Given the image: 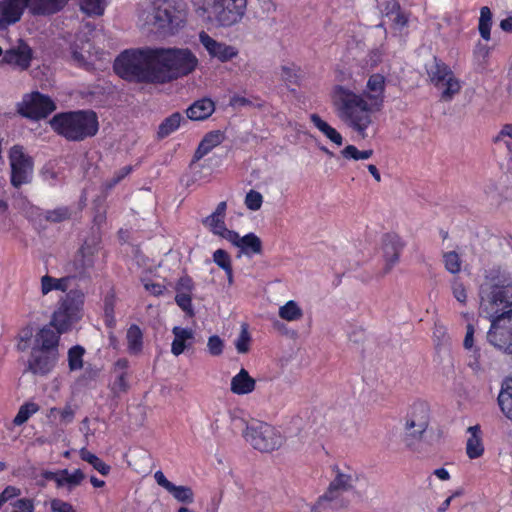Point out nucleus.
<instances>
[{"instance_id":"f257e3e1","label":"nucleus","mask_w":512,"mask_h":512,"mask_svg":"<svg viewBox=\"0 0 512 512\" xmlns=\"http://www.w3.org/2000/svg\"><path fill=\"white\" fill-rule=\"evenodd\" d=\"M385 87V77L375 73L368 78L362 94L342 85L332 89L331 100L338 118L362 139L368 136V130L373 125L372 114L383 106Z\"/></svg>"},{"instance_id":"f03ea898","label":"nucleus","mask_w":512,"mask_h":512,"mask_svg":"<svg viewBox=\"0 0 512 512\" xmlns=\"http://www.w3.org/2000/svg\"><path fill=\"white\" fill-rule=\"evenodd\" d=\"M480 313L491 321L488 341L512 355V283L482 287Z\"/></svg>"},{"instance_id":"7ed1b4c3","label":"nucleus","mask_w":512,"mask_h":512,"mask_svg":"<svg viewBox=\"0 0 512 512\" xmlns=\"http://www.w3.org/2000/svg\"><path fill=\"white\" fill-rule=\"evenodd\" d=\"M114 70L121 78L129 81L158 83L163 79L162 72L157 70L153 48L123 52L115 60Z\"/></svg>"},{"instance_id":"20e7f679","label":"nucleus","mask_w":512,"mask_h":512,"mask_svg":"<svg viewBox=\"0 0 512 512\" xmlns=\"http://www.w3.org/2000/svg\"><path fill=\"white\" fill-rule=\"evenodd\" d=\"M138 6L142 27L173 33L183 22L181 0H140Z\"/></svg>"},{"instance_id":"39448f33","label":"nucleus","mask_w":512,"mask_h":512,"mask_svg":"<svg viewBox=\"0 0 512 512\" xmlns=\"http://www.w3.org/2000/svg\"><path fill=\"white\" fill-rule=\"evenodd\" d=\"M50 125L69 141H82L98 131V120L93 111L61 113L52 118Z\"/></svg>"},{"instance_id":"423d86ee","label":"nucleus","mask_w":512,"mask_h":512,"mask_svg":"<svg viewBox=\"0 0 512 512\" xmlns=\"http://www.w3.org/2000/svg\"><path fill=\"white\" fill-rule=\"evenodd\" d=\"M205 20L217 28L238 24L247 9V0H197Z\"/></svg>"},{"instance_id":"0eeeda50","label":"nucleus","mask_w":512,"mask_h":512,"mask_svg":"<svg viewBox=\"0 0 512 512\" xmlns=\"http://www.w3.org/2000/svg\"><path fill=\"white\" fill-rule=\"evenodd\" d=\"M155 57L157 70H160L163 74L160 83L188 75L198 65L196 55L188 48H156Z\"/></svg>"},{"instance_id":"6e6552de","label":"nucleus","mask_w":512,"mask_h":512,"mask_svg":"<svg viewBox=\"0 0 512 512\" xmlns=\"http://www.w3.org/2000/svg\"><path fill=\"white\" fill-rule=\"evenodd\" d=\"M84 301L85 294L82 290H70L58 302V306L52 314L50 326L58 330L59 333L70 331L83 316Z\"/></svg>"},{"instance_id":"1a4fd4ad","label":"nucleus","mask_w":512,"mask_h":512,"mask_svg":"<svg viewBox=\"0 0 512 512\" xmlns=\"http://www.w3.org/2000/svg\"><path fill=\"white\" fill-rule=\"evenodd\" d=\"M430 422V409L426 402L415 401L404 418V442L408 447L422 440Z\"/></svg>"},{"instance_id":"9d476101","label":"nucleus","mask_w":512,"mask_h":512,"mask_svg":"<svg viewBox=\"0 0 512 512\" xmlns=\"http://www.w3.org/2000/svg\"><path fill=\"white\" fill-rule=\"evenodd\" d=\"M243 437L254 449L261 452H272L284 442V437L276 428L263 422L247 425Z\"/></svg>"},{"instance_id":"9b49d317","label":"nucleus","mask_w":512,"mask_h":512,"mask_svg":"<svg viewBox=\"0 0 512 512\" xmlns=\"http://www.w3.org/2000/svg\"><path fill=\"white\" fill-rule=\"evenodd\" d=\"M427 73L431 83L440 91L442 101H451L460 92V80L451 68L441 60L434 58L433 64L427 69Z\"/></svg>"},{"instance_id":"f8f14e48","label":"nucleus","mask_w":512,"mask_h":512,"mask_svg":"<svg viewBox=\"0 0 512 512\" xmlns=\"http://www.w3.org/2000/svg\"><path fill=\"white\" fill-rule=\"evenodd\" d=\"M56 109L53 100L39 92L26 95L19 105V113L27 118L40 119L47 117Z\"/></svg>"},{"instance_id":"ddd939ff","label":"nucleus","mask_w":512,"mask_h":512,"mask_svg":"<svg viewBox=\"0 0 512 512\" xmlns=\"http://www.w3.org/2000/svg\"><path fill=\"white\" fill-rule=\"evenodd\" d=\"M11 183L19 187L30 180L33 170L32 160L25 155L22 147L14 146L10 151Z\"/></svg>"},{"instance_id":"4468645a","label":"nucleus","mask_w":512,"mask_h":512,"mask_svg":"<svg viewBox=\"0 0 512 512\" xmlns=\"http://www.w3.org/2000/svg\"><path fill=\"white\" fill-rule=\"evenodd\" d=\"M199 42L211 58L217 59L222 63L231 61L239 55L237 47L223 41H218L203 30L199 33Z\"/></svg>"},{"instance_id":"2eb2a0df","label":"nucleus","mask_w":512,"mask_h":512,"mask_svg":"<svg viewBox=\"0 0 512 512\" xmlns=\"http://www.w3.org/2000/svg\"><path fill=\"white\" fill-rule=\"evenodd\" d=\"M32 59V48L24 40L18 39L15 44L5 50L1 62L14 69L25 71L30 67Z\"/></svg>"},{"instance_id":"dca6fc26","label":"nucleus","mask_w":512,"mask_h":512,"mask_svg":"<svg viewBox=\"0 0 512 512\" xmlns=\"http://www.w3.org/2000/svg\"><path fill=\"white\" fill-rule=\"evenodd\" d=\"M404 245L405 244L401 237L395 233H388L383 236L381 246L384 261L382 269L383 276L389 274L397 265Z\"/></svg>"},{"instance_id":"f3484780","label":"nucleus","mask_w":512,"mask_h":512,"mask_svg":"<svg viewBox=\"0 0 512 512\" xmlns=\"http://www.w3.org/2000/svg\"><path fill=\"white\" fill-rule=\"evenodd\" d=\"M58 360V351H43L32 348L28 359V370L36 375H46L55 366Z\"/></svg>"},{"instance_id":"a211bd4d","label":"nucleus","mask_w":512,"mask_h":512,"mask_svg":"<svg viewBox=\"0 0 512 512\" xmlns=\"http://www.w3.org/2000/svg\"><path fill=\"white\" fill-rule=\"evenodd\" d=\"M344 493V491L329 484L326 492L318 498L317 502L311 507L310 512L346 508L349 505V501L344 497Z\"/></svg>"},{"instance_id":"6ab92c4d","label":"nucleus","mask_w":512,"mask_h":512,"mask_svg":"<svg viewBox=\"0 0 512 512\" xmlns=\"http://www.w3.org/2000/svg\"><path fill=\"white\" fill-rule=\"evenodd\" d=\"M29 0H1L0 1V30L15 24L28 8Z\"/></svg>"},{"instance_id":"aec40b11","label":"nucleus","mask_w":512,"mask_h":512,"mask_svg":"<svg viewBox=\"0 0 512 512\" xmlns=\"http://www.w3.org/2000/svg\"><path fill=\"white\" fill-rule=\"evenodd\" d=\"M154 479L156 483L170 493L176 501L185 505H190L194 502V492L191 487L173 484L160 470L155 472Z\"/></svg>"},{"instance_id":"412c9836","label":"nucleus","mask_w":512,"mask_h":512,"mask_svg":"<svg viewBox=\"0 0 512 512\" xmlns=\"http://www.w3.org/2000/svg\"><path fill=\"white\" fill-rule=\"evenodd\" d=\"M95 249L90 245H83L67 264L66 270L74 276H83L94 265Z\"/></svg>"},{"instance_id":"4be33fe9","label":"nucleus","mask_w":512,"mask_h":512,"mask_svg":"<svg viewBox=\"0 0 512 512\" xmlns=\"http://www.w3.org/2000/svg\"><path fill=\"white\" fill-rule=\"evenodd\" d=\"M227 203L225 201L220 202L215 211L205 217L202 220L203 225L208 228L213 234L228 240V234H232L234 231L227 229L225 225Z\"/></svg>"},{"instance_id":"5701e85b","label":"nucleus","mask_w":512,"mask_h":512,"mask_svg":"<svg viewBox=\"0 0 512 512\" xmlns=\"http://www.w3.org/2000/svg\"><path fill=\"white\" fill-rule=\"evenodd\" d=\"M129 362L127 359H119L115 362L112 369L114 380L110 385L111 392L114 396H120L129 390L128 382Z\"/></svg>"},{"instance_id":"b1692460","label":"nucleus","mask_w":512,"mask_h":512,"mask_svg":"<svg viewBox=\"0 0 512 512\" xmlns=\"http://www.w3.org/2000/svg\"><path fill=\"white\" fill-rule=\"evenodd\" d=\"M256 389V380L249 372L241 368L230 380V391L237 396H245L253 393Z\"/></svg>"},{"instance_id":"393cba45","label":"nucleus","mask_w":512,"mask_h":512,"mask_svg":"<svg viewBox=\"0 0 512 512\" xmlns=\"http://www.w3.org/2000/svg\"><path fill=\"white\" fill-rule=\"evenodd\" d=\"M227 241L240 248L245 254H260L262 252V242L254 233H249L241 237L234 231L232 234H228Z\"/></svg>"},{"instance_id":"a878e982","label":"nucleus","mask_w":512,"mask_h":512,"mask_svg":"<svg viewBox=\"0 0 512 512\" xmlns=\"http://www.w3.org/2000/svg\"><path fill=\"white\" fill-rule=\"evenodd\" d=\"M69 0H29L28 10L34 16H50L64 8Z\"/></svg>"},{"instance_id":"bb28decb","label":"nucleus","mask_w":512,"mask_h":512,"mask_svg":"<svg viewBox=\"0 0 512 512\" xmlns=\"http://www.w3.org/2000/svg\"><path fill=\"white\" fill-rule=\"evenodd\" d=\"M58 330L54 331L52 326L43 327L35 337V349L43 351H58V344L60 339Z\"/></svg>"},{"instance_id":"cd10ccee","label":"nucleus","mask_w":512,"mask_h":512,"mask_svg":"<svg viewBox=\"0 0 512 512\" xmlns=\"http://www.w3.org/2000/svg\"><path fill=\"white\" fill-rule=\"evenodd\" d=\"M467 432L470 436L466 441V454L469 459H478L485 451L481 428L479 425L470 426Z\"/></svg>"},{"instance_id":"c85d7f7f","label":"nucleus","mask_w":512,"mask_h":512,"mask_svg":"<svg viewBox=\"0 0 512 512\" xmlns=\"http://www.w3.org/2000/svg\"><path fill=\"white\" fill-rule=\"evenodd\" d=\"M174 340L171 344V353L174 356L181 355L186 348L192 346V340L194 338V332L188 328H182L175 326L172 329Z\"/></svg>"},{"instance_id":"c756f323","label":"nucleus","mask_w":512,"mask_h":512,"mask_svg":"<svg viewBox=\"0 0 512 512\" xmlns=\"http://www.w3.org/2000/svg\"><path fill=\"white\" fill-rule=\"evenodd\" d=\"M215 111V103L209 98H202L191 104L187 110V117L191 120L200 121L210 117Z\"/></svg>"},{"instance_id":"7c9ffc66","label":"nucleus","mask_w":512,"mask_h":512,"mask_svg":"<svg viewBox=\"0 0 512 512\" xmlns=\"http://www.w3.org/2000/svg\"><path fill=\"white\" fill-rule=\"evenodd\" d=\"M225 139L223 132L216 130L205 135L195 152L194 159L200 160L207 155L213 148L220 145Z\"/></svg>"},{"instance_id":"2f4dec72","label":"nucleus","mask_w":512,"mask_h":512,"mask_svg":"<svg viewBox=\"0 0 512 512\" xmlns=\"http://www.w3.org/2000/svg\"><path fill=\"white\" fill-rule=\"evenodd\" d=\"M310 120L314 124V126L322 132L331 142L336 144L337 146H341L343 144V137L341 134L332 126H330L326 121H324L318 114H311Z\"/></svg>"},{"instance_id":"473e14b6","label":"nucleus","mask_w":512,"mask_h":512,"mask_svg":"<svg viewBox=\"0 0 512 512\" xmlns=\"http://www.w3.org/2000/svg\"><path fill=\"white\" fill-rule=\"evenodd\" d=\"M334 479L330 482L331 485L336 488L347 492L354 487V483L357 480L356 474L349 468L345 470L336 469Z\"/></svg>"},{"instance_id":"72a5a7b5","label":"nucleus","mask_w":512,"mask_h":512,"mask_svg":"<svg viewBox=\"0 0 512 512\" xmlns=\"http://www.w3.org/2000/svg\"><path fill=\"white\" fill-rule=\"evenodd\" d=\"M498 403L504 415L512 420V379L503 382Z\"/></svg>"},{"instance_id":"f704fd0d","label":"nucleus","mask_w":512,"mask_h":512,"mask_svg":"<svg viewBox=\"0 0 512 512\" xmlns=\"http://www.w3.org/2000/svg\"><path fill=\"white\" fill-rule=\"evenodd\" d=\"M278 315L285 321L294 322L300 321L304 316V312L296 301L289 300L284 305L279 307Z\"/></svg>"},{"instance_id":"c9c22d12","label":"nucleus","mask_w":512,"mask_h":512,"mask_svg":"<svg viewBox=\"0 0 512 512\" xmlns=\"http://www.w3.org/2000/svg\"><path fill=\"white\" fill-rule=\"evenodd\" d=\"M127 349L130 354L138 355L143 348V333L137 325H131L126 334Z\"/></svg>"},{"instance_id":"e433bc0d","label":"nucleus","mask_w":512,"mask_h":512,"mask_svg":"<svg viewBox=\"0 0 512 512\" xmlns=\"http://www.w3.org/2000/svg\"><path fill=\"white\" fill-rule=\"evenodd\" d=\"M85 479V474L80 469H76L70 473L67 469L61 470V476L58 481V488L66 487L68 491H71L75 487L79 486Z\"/></svg>"},{"instance_id":"4c0bfd02","label":"nucleus","mask_w":512,"mask_h":512,"mask_svg":"<svg viewBox=\"0 0 512 512\" xmlns=\"http://www.w3.org/2000/svg\"><path fill=\"white\" fill-rule=\"evenodd\" d=\"M80 458L93 466L100 474L106 476L110 472V466L103 462L95 454L88 451L86 448H82L79 451Z\"/></svg>"},{"instance_id":"58836bf2","label":"nucleus","mask_w":512,"mask_h":512,"mask_svg":"<svg viewBox=\"0 0 512 512\" xmlns=\"http://www.w3.org/2000/svg\"><path fill=\"white\" fill-rule=\"evenodd\" d=\"M183 119L182 115L178 112L173 113L169 117H167L160 125L158 129L159 138H165L174 132L181 123Z\"/></svg>"},{"instance_id":"ea45409f","label":"nucleus","mask_w":512,"mask_h":512,"mask_svg":"<svg viewBox=\"0 0 512 512\" xmlns=\"http://www.w3.org/2000/svg\"><path fill=\"white\" fill-rule=\"evenodd\" d=\"M107 0H79L80 9L89 16H100L104 13Z\"/></svg>"},{"instance_id":"a19ab883","label":"nucleus","mask_w":512,"mask_h":512,"mask_svg":"<svg viewBox=\"0 0 512 512\" xmlns=\"http://www.w3.org/2000/svg\"><path fill=\"white\" fill-rule=\"evenodd\" d=\"M39 410V406L34 402H27L23 404L15 416L13 423L16 426L24 424L33 414Z\"/></svg>"},{"instance_id":"79ce46f5","label":"nucleus","mask_w":512,"mask_h":512,"mask_svg":"<svg viewBox=\"0 0 512 512\" xmlns=\"http://www.w3.org/2000/svg\"><path fill=\"white\" fill-rule=\"evenodd\" d=\"M492 14L488 7H482L479 19V32L486 41L490 39Z\"/></svg>"},{"instance_id":"37998d69","label":"nucleus","mask_w":512,"mask_h":512,"mask_svg":"<svg viewBox=\"0 0 512 512\" xmlns=\"http://www.w3.org/2000/svg\"><path fill=\"white\" fill-rule=\"evenodd\" d=\"M84 348L77 345L68 352V363L71 371L80 370L83 367Z\"/></svg>"},{"instance_id":"c03bdc74","label":"nucleus","mask_w":512,"mask_h":512,"mask_svg":"<svg viewBox=\"0 0 512 512\" xmlns=\"http://www.w3.org/2000/svg\"><path fill=\"white\" fill-rule=\"evenodd\" d=\"M341 155L345 159H353V160H366L369 159L373 155V150H363L360 151L356 146L354 145H348L346 146L342 151Z\"/></svg>"},{"instance_id":"a18cd8bd","label":"nucleus","mask_w":512,"mask_h":512,"mask_svg":"<svg viewBox=\"0 0 512 512\" xmlns=\"http://www.w3.org/2000/svg\"><path fill=\"white\" fill-rule=\"evenodd\" d=\"M251 336L247 325H242L239 336L235 341V347L238 353L246 354L250 350Z\"/></svg>"},{"instance_id":"49530a36","label":"nucleus","mask_w":512,"mask_h":512,"mask_svg":"<svg viewBox=\"0 0 512 512\" xmlns=\"http://www.w3.org/2000/svg\"><path fill=\"white\" fill-rule=\"evenodd\" d=\"M444 265L447 271L452 274L459 273L461 270V260L459 255L454 252H447L443 255Z\"/></svg>"},{"instance_id":"de8ad7c7","label":"nucleus","mask_w":512,"mask_h":512,"mask_svg":"<svg viewBox=\"0 0 512 512\" xmlns=\"http://www.w3.org/2000/svg\"><path fill=\"white\" fill-rule=\"evenodd\" d=\"M224 341L218 335H212L207 341V351L211 356L217 357L224 351Z\"/></svg>"},{"instance_id":"09e8293b","label":"nucleus","mask_w":512,"mask_h":512,"mask_svg":"<svg viewBox=\"0 0 512 512\" xmlns=\"http://www.w3.org/2000/svg\"><path fill=\"white\" fill-rule=\"evenodd\" d=\"M175 301L177 305L187 313L188 316L193 317L195 315L194 309L192 307L191 294L177 293L175 296Z\"/></svg>"},{"instance_id":"8fccbe9b","label":"nucleus","mask_w":512,"mask_h":512,"mask_svg":"<svg viewBox=\"0 0 512 512\" xmlns=\"http://www.w3.org/2000/svg\"><path fill=\"white\" fill-rule=\"evenodd\" d=\"M213 261L224 271L232 269V261L229 254L223 249H217L213 253Z\"/></svg>"},{"instance_id":"3c124183","label":"nucleus","mask_w":512,"mask_h":512,"mask_svg":"<svg viewBox=\"0 0 512 512\" xmlns=\"http://www.w3.org/2000/svg\"><path fill=\"white\" fill-rule=\"evenodd\" d=\"M48 416L54 419L59 417L62 422L69 423L73 420L74 411L71 406H66L63 409L51 408Z\"/></svg>"},{"instance_id":"603ef678","label":"nucleus","mask_w":512,"mask_h":512,"mask_svg":"<svg viewBox=\"0 0 512 512\" xmlns=\"http://www.w3.org/2000/svg\"><path fill=\"white\" fill-rule=\"evenodd\" d=\"M71 212L67 207H59L46 212V219L52 222H61L69 219Z\"/></svg>"},{"instance_id":"864d4df0","label":"nucleus","mask_w":512,"mask_h":512,"mask_svg":"<svg viewBox=\"0 0 512 512\" xmlns=\"http://www.w3.org/2000/svg\"><path fill=\"white\" fill-rule=\"evenodd\" d=\"M262 202V195L255 190H250L245 197V205L252 211L259 210L262 206Z\"/></svg>"},{"instance_id":"5fc2aeb1","label":"nucleus","mask_w":512,"mask_h":512,"mask_svg":"<svg viewBox=\"0 0 512 512\" xmlns=\"http://www.w3.org/2000/svg\"><path fill=\"white\" fill-rule=\"evenodd\" d=\"M13 512H33L34 502L32 499L21 498L12 503Z\"/></svg>"},{"instance_id":"6e6d98bb","label":"nucleus","mask_w":512,"mask_h":512,"mask_svg":"<svg viewBox=\"0 0 512 512\" xmlns=\"http://www.w3.org/2000/svg\"><path fill=\"white\" fill-rule=\"evenodd\" d=\"M452 293L455 299L461 304H465L467 301V292L465 286L458 280L452 282Z\"/></svg>"},{"instance_id":"4d7b16f0","label":"nucleus","mask_w":512,"mask_h":512,"mask_svg":"<svg viewBox=\"0 0 512 512\" xmlns=\"http://www.w3.org/2000/svg\"><path fill=\"white\" fill-rule=\"evenodd\" d=\"M298 72H299V70L295 66H282L281 67L282 79L290 84L297 83Z\"/></svg>"},{"instance_id":"13d9d810","label":"nucleus","mask_w":512,"mask_h":512,"mask_svg":"<svg viewBox=\"0 0 512 512\" xmlns=\"http://www.w3.org/2000/svg\"><path fill=\"white\" fill-rule=\"evenodd\" d=\"M257 5L260 10L261 17L269 16L276 12L277 6L273 0H257Z\"/></svg>"},{"instance_id":"bf43d9fd","label":"nucleus","mask_w":512,"mask_h":512,"mask_svg":"<svg viewBox=\"0 0 512 512\" xmlns=\"http://www.w3.org/2000/svg\"><path fill=\"white\" fill-rule=\"evenodd\" d=\"M132 171V166H125L117 171L111 180L105 183L106 188L111 189L116 184H118L122 179H124L130 172Z\"/></svg>"},{"instance_id":"052dcab7","label":"nucleus","mask_w":512,"mask_h":512,"mask_svg":"<svg viewBox=\"0 0 512 512\" xmlns=\"http://www.w3.org/2000/svg\"><path fill=\"white\" fill-rule=\"evenodd\" d=\"M54 282H55V278L50 276V275H44V276L41 277L40 289H41V294L43 296H46L52 290H55V288H54L55 283Z\"/></svg>"},{"instance_id":"680f3d73","label":"nucleus","mask_w":512,"mask_h":512,"mask_svg":"<svg viewBox=\"0 0 512 512\" xmlns=\"http://www.w3.org/2000/svg\"><path fill=\"white\" fill-rule=\"evenodd\" d=\"M383 55H384V51L382 48L379 47V48L372 49L367 55V63L371 67H376L378 64H380L382 62Z\"/></svg>"},{"instance_id":"e2e57ef3","label":"nucleus","mask_w":512,"mask_h":512,"mask_svg":"<svg viewBox=\"0 0 512 512\" xmlns=\"http://www.w3.org/2000/svg\"><path fill=\"white\" fill-rule=\"evenodd\" d=\"M21 494V490L14 486H7L2 493H0V507L7 502Z\"/></svg>"},{"instance_id":"0e129e2a","label":"nucleus","mask_w":512,"mask_h":512,"mask_svg":"<svg viewBox=\"0 0 512 512\" xmlns=\"http://www.w3.org/2000/svg\"><path fill=\"white\" fill-rule=\"evenodd\" d=\"M192 289H193L192 279L187 276L181 277L176 285L177 293L191 294Z\"/></svg>"},{"instance_id":"69168bd1","label":"nucleus","mask_w":512,"mask_h":512,"mask_svg":"<svg viewBox=\"0 0 512 512\" xmlns=\"http://www.w3.org/2000/svg\"><path fill=\"white\" fill-rule=\"evenodd\" d=\"M52 512H75L73 506L59 499L51 501Z\"/></svg>"},{"instance_id":"338daca9","label":"nucleus","mask_w":512,"mask_h":512,"mask_svg":"<svg viewBox=\"0 0 512 512\" xmlns=\"http://www.w3.org/2000/svg\"><path fill=\"white\" fill-rule=\"evenodd\" d=\"M87 54H90L88 49L82 48V51H78L77 49H73L72 58L79 65H85L87 60Z\"/></svg>"},{"instance_id":"774afa93","label":"nucleus","mask_w":512,"mask_h":512,"mask_svg":"<svg viewBox=\"0 0 512 512\" xmlns=\"http://www.w3.org/2000/svg\"><path fill=\"white\" fill-rule=\"evenodd\" d=\"M144 288L152 295L159 296L163 293L165 287L159 283L145 282Z\"/></svg>"}]
</instances>
